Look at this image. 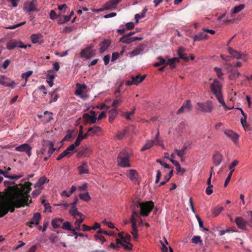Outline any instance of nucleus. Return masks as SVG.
Returning a JSON list of instances; mask_svg holds the SVG:
<instances>
[{
	"instance_id": "obj_1",
	"label": "nucleus",
	"mask_w": 252,
	"mask_h": 252,
	"mask_svg": "<svg viewBox=\"0 0 252 252\" xmlns=\"http://www.w3.org/2000/svg\"><path fill=\"white\" fill-rule=\"evenodd\" d=\"M3 184L7 188L3 192H0V218L9 211L13 213L15 208L28 206L32 202V199H29L32 185L31 182H26L18 185L5 181Z\"/></svg>"
},
{
	"instance_id": "obj_2",
	"label": "nucleus",
	"mask_w": 252,
	"mask_h": 252,
	"mask_svg": "<svg viewBox=\"0 0 252 252\" xmlns=\"http://www.w3.org/2000/svg\"><path fill=\"white\" fill-rule=\"evenodd\" d=\"M131 152L129 150L125 149L119 154L117 162L118 165L121 167H130V158Z\"/></svg>"
},
{
	"instance_id": "obj_3",
	"label": "nucleus",
	"mask_w": 252,
	"mask_h": 252,
	"mask_svg": "<svg viewBox=\"0 0 252 252\" xmlns=\"http://www.w3.org/2000/svg\"><path fill=\"white\" fill-rule=\"evenodd\" d=\"M137 207L140 208V215L142 216H148L154 207V203L152 201L144 202H137Z\"/></svg>"
},
{
	"instance_id": "obj_4",
	"label": "nucleus",
	"mask_w": 252,
	"mask_h": 252,
	"mask_svg": "<svg viewBox=\"0 0 252 252\" xmlns=\"http://www.w3.org/2000/svg\"><path fill=\"white\" fill-rule=\"evenodd\" d=\"M221 87L220 83L217 79H214L213 82L210 85L211 91L215 95L218 100H219V99L223 98L221 91Z\"/></svg>"
},
{
	"instance_id": "obj_5",
	"label": "nucleus",
	"mask_w": 252,
	"mask_h": 252,
	"mask_svg": "<svg viewBox=\"0 0 252 252\" xmlns=\"http://www.w3.org/2000/svg\"><path fill=\"white\" fill-rule=\"evenodd\" d=\"M138 213L137 211H134L132 212V216L130 219V221L131 223V227L132 230L131 231V233L133 236V239L135 241H137L138 235V230L136 227V220L134 218L135 217H138Z\"/></svg>"
},
{
	"instance_id": "obj_6",
	"label": "nucleus",
	"mask_w": 252,
	"mask_h": 252,
	"mask_svg": "<svg viewBox=\"0 0 252 252\" xmlns=\"http://www.w3.org/2000/svg\"><path fill=\"white\" fill-rule=\"evenodd\" d=\"M197 109L201 112H211L213 109V104L211 101L198 102L197 103Z\"/></svg>"
},
{
	"instance_id": "obj_7",
	"label": "nucleus",
	"mask_w": 252,
	"mask_h": 252,
	"mask_svg": "<svg viewBox=\"0 0 252 252\" xmlns=\"http://www.w3.org/2000/svg\"><path fill=\"white\" fill-rule=\"evenodd\" d=\"M17 47L25 49L27 45H24L21 41H18L16 39L10 40L6 44V48L9 50H12Z\"/></svg>"
},
{
	"instance_id": "obj_8",
	"label": "nucleus",
	"mask_w": 252,
	"mask_h": 252,
	"mask_svg": "<svg viewBox=\"0 0 252 252\" xmlns=\"http://www.w3.org/2000/svg\"><path fill=\"white\" fill-rule=\"evenodd\" d=\"M32 147L28 144L24 143L15 148V150L20 152H25L30 157L32 155Z\"/></svg>"
},
{
	"instance_id": "obj_9",
	"label": "nucleus",
	"mask_w": 252,
	"mask_h": 252,
	"mask_svg": "<svg viewBox=\"0 0 252 252\" xmlns=\"http://www.w3.org/2000/svg\"><path fill=\"white\" fill-rule=\"evenodd\" d=\"M228 53L231 55V56L236 59H242L244 61L247 60L246 55L244 53H240L236 50H234L232 47H228L227 48Z\"/></svg>"
},
{
	"instance_id": "obj_10",
	"label": "nucleus",
	"mask_w": 252,
	"mask_h": 252,
	"mask_svg": "<svg viewBox=\"0 0 252 252\" xmlns=\"http://www.w3.org/2000/svg\"><path fill=\"white\" fill-rule=\"evenodd\" d=\"M76 86L77 89L75 92V94L76 95L79 96L81 98H86L87 95L83 93L82 90L86 89L87 88L86 85L84 84H77L76 85Z\"/></svg>"
},
{
	"instance_id": "obj_11",
	"label": "nucleus",
	"mask_w": 252,
	"mask_h": 252,
	"mask_svg": "<svg viewBox=\"0 0 252 252\" xmlns=\"http://www.w3.org/2000/svg\"><path fill=\"white\" fill-rule=\"evenodd\" d=\"M122 0H110L107 1L104 5V9L112 10L117 7V5Z\"/></svg>"
},
{
	"instance_id": "obj_12",
	"label": "nucleus",
	"mask_w": 252,
	"mask_h": 252,
	"mask_svg": "<svg viewBox=\"0 0 252 252\" xmlns=\"http://www.w3.org/2000/svg\"><path fill=\"white\" fill-rule=\"evenodd\" d=\"M0 84L4 87H10L14 88L15 83L14 81L10 82V80L8 78L5 76H0Z\"/></svg>"
},
{
	"instance_id": "obj_13",
	"label": "nucleus",
	"mask_w": 252,
	"mask_h": 252,
	"mask_svg": "<svg viewBox=\"0 0 252 252\" xmlns=\"http://www.w3.org/2000/svg\"><path fill=\"white\" fill-rule=\"evenodd\" d=\"M191 109V104L190 101L189 100H186L183 103L181 107L178 110L177 114H180L184 112H189Z\"/></svg>"
},
{
	"instance_id": "obj_14",
	"label": "nucleus",
	"mask_w": 252,
	"mask_h": 252,
	"mask_svg": "<svg viewBox=\"0 0 252 252\" xmlns=\"http://www.w3.org/2000/svg\"><path fill=\"white\" fill-rule=\"evenodd\" d=\"M41 219V215L39 213H35L33 214V216L31 221L27 224L30 227H32V224L38 225Z\"/></svg>"
},
{
	"instance_id": "obj_15",
	"label": "nucleus",
	"mask_w": 252,
	"mask_h": 252,
	"mask_svg": "<svg viewBox=\"0 0 252 252\" xmlns=\"http://www.w3.org/2000/svg\"><path fill=\"white\" fill-rule=\"evenodd\" d=\"M235 222L237 226L243 229H245L247 224L250 225V223L242 217H237L235 219Z\"/></svg>"
},
{
	"instance_id": "obj_16",
	"label": "nucleus",
	"mask_w": 252,
	"mask_h": 252,
	"mask_svg": "<svg viewBox=\"0 0 252 252\" xmlns=\"http://www.w3.org/2000/svg\"><path fill=\"white\" fill-rule=\"evenodd\" d=\"M127 176L132 182L134 183L137 182L138 173L136 170L134 169L129 170Z\"/></svg>"
},
{
	"instance_id": "obj_17",
	"label": "nucleus",
	"mask_w": 252,
	"mask_h": 252,
	"mask_svg": "<svg viewBox=\"0 0 252 252\" xmlns=\"http://www.w3.org/2000/svg\"><path fill=\"white\" fill-rule=\"evenodd\" d=\"M111 42L109 39H104L101 43L99 44L100 48L99 52L101 53L106 51L110 46Z\"/></svg>"
},
{
	"instance_id": "obj_18",
	"label": "nucleus",
	"mask_w": 252,
	"mask_h": 252,
	"mask_svg": "<svg viewBox=\"0 0 252 252\" xmlns=\"http://www.w3.org/2000/svg\"><path fill=\"white\" fill-rule=\"evenodd\" d=\"M224 134L235 143H236L238 139V135L231 130L227 129L225 130Z\"/></svg>"
},
{
	"instance_id": "obj_19",
	"label": "nucleus",
	"mask_w": 252,
	"mask_h": 252,
	"mask_svg": "<svg viewBox=\"0 0 252 252\" xmlns=\"http://www.w3.org/2000/svg\"><path fill=\"white\" fill-rule=\"evenodd\" d=\"M83 118L86 123L90 124H94L96 120V116H91L88 113H84Z\"/></svg>"
},
{
	"instance_id": "obj_20",
	"label": "nucleus",
	"mask_w": 252,
	"mask_h": 252,
	"mask_svg": "<svg viewBox=\"0 0 252 252\" xmlns=\"http://www.w3.org/2000/svg\"><path fill=\"white\" fill-rule=\"evenodd\" d=\"M213 159L214 164L216 166H218L222 161V156L219 152L215 151L213 156Z\"/></svg>"
},
{
	"instance_id": "obj_21",
	"label": "nucleus",
	"mask_w": 252,
	"mask_h": 252,
	"mask_svg": "<svg viewBox=\"0 0 252 252\" xmlns=\"http://www.w3.org/2000/svg\"><path fill=\"white\" fill-rule=\"evenodd\" d=\"M80 174H88L89 173L88 165L86 162H83L82 164L77 167Z\"/></svg>"
},
{
	"instance_id": "obj_22",
	"label": "nucleus",
	"mask_w": 252,
	"mask_h": 252,
	"mask_svg": "<svg viewBox=\"0 0 252 252\" xmlns=\"http://www.w3.org/2000/svg\"><path fill=\"white\" fill-rule=\"evenodd\" d=\"M207 34L204 33L203 32H200L194 35L192 38L194 42L197 41H201L203 39H206L208 38Z\"/></svg>"
},
{
	"instance_id": "obj_23",
	"label": "nucleus",
	"mask_w": 252,
	"mask_h": 252,
	"mask_svg": "<svg viewBox=\"0 0 252 252\" xmlns=\"http://www.w3.org/2000/svg\"><path fill=\"white\" fill-rule=\"evenodd\" d=\"M43 36L40 33L32 34L31 36V39L32 42L34 44L40 43L42 40Z\"/></svg>"
},
{
	"instance_id": "obj_24",
	"label": "nucleus",
	"mask_w": 252,
	"mask_h": 252,
	"mask_svg": "<svg viewBox=\"0 0 252 252\" xmlns=\"http://www.w3.org/2000/svg\"><path fill=\"white\" fill-rule=\"evenodd\" d=\"M185 49L183 47H179L177 51L178 55L181 59H183L185 62L189 61V59L186 54L184 53Z\"/></svg>"
},
{
	"instance_id": "obj_25",
	"label": "nucleus",
	"mask_w": 252,
	"mask_h": 252,
	"mask_svg": "<svg viewBox=\"0 0 252 252\" xmlns=\"http://www.w3.org/2000/svg\"><path fill=\"white\" fill-rule=\"evenodd\" d=\"M62 228L64 230H67L71 231L73 235L77 234V232L75 231V229L74 228H72L71 224L69 221H65L63 223Z\"/></svg>"
},
{
	"instance_id": "obj_26",
	"label": "nucleus",
	"mask_w": 252,
	"mask_h": 252,
	"mask_svg": "<svg viewBox=\"0 0 252 252\" xmlns=\"http://www.w3.org/2000/svg\"><path fill=\"white\" fill-rule=\"evenodd\" d=\"M145 75H143L142 76L138 75L135 77L131 76V79L134 83V85H137L139 83L142 82L145 79Z\"/></svg>"
},
{
	"instance_id": "obj_27",
	"label": "nucleus",
	"mask_w": 252,
	"mask_h": 252,
	"mask_svg": "<svg viewBox=\"0 0 252 252\" xmlns=\"http://www.w3.org/2000/svg\"><path fill=\"white\" fill-rule=\"evenodd\" d=\"M63 220V219L60 218L54 219L52 220L51 223L54 228H58L60 227Z\"/></svg>"
},
{
	"instance_id": "obj_28",
	"label": "nucleus",
	"mask_w": 252,
	"mask_h": 252,
	"mask_svg": "<svg viewBox=\"0 0 252 252\" xmlns=\"http://www.w3.org/2000/svg\"><path fill=\"white\" fill-rule=\"evenodd\" d=\"M93 44H90L89 46L82 50L80 53V56L82 58H87L89 51L93 48Z\"/></svg>"
},
{
	"instance_id": "obj_29",
	"label": "nucleus",
	"mask_w": 252,
	"mask_h": 252,
	"mask_svg": "<svg viewBox=\"0 0 252 252\" xmlns=\"http://www.w3.org/2000/svg\"><path fill=\"white\" fill-rule=\"evenodd\" d=\"M118 114V112L115 109H112L109 111V121L111 123L116 118Z\"/></svg>"
},
{
	"instance_id": "obj_30",
	"label": "nucleus",
	"mask_w": 252,
	"mask_h": 252,
	"mask_svg": "<svg viewBox=\"0 0 252 252\" xmlns=\"http://www.w3.org/2000/svg\"><path fill=\"white\" fill-rule=\"evenodd\" d=\"M69 213L75 218H76V216H79L80 218H83V215L78 211L76 207H71V209L69 210Z\"/></svg>"
},
{
	"instance_id": "obj_31",
	"label": "nucleus",
	"mask_w": 252,
	"mask_h": 252,
	"mask_svg": "<svg viewBox=\"0 0 252 252\" xmlns=\"http://www.w3.org/2000/svg\"><path fill=\"white\" fill-rule=\"evenodd\" d=\"M47 181H49L47 180V178L45 177H42L40 178L36 184H34V187L35 188L41 187L43 185H44Z\"/></svg>"
},
{
	"instance_id": "obj_32",
	"label": "nucleus",
	"mask_w": 252,
	"mask_h": 252,
	"mask_svg": "<svg viewBox=\"0 0 252 252\" xmlns=\"http://www.w3.org/2000/svg\"><path fill=\"white\" fill-rule=\"evenodd\" d=\"M164 243L160 241L161 245L162 246L161 250L163 252H168V248L167 245H168V243L167 240L164 238ZM169 252H173V250L171 247H169Z\"/></svg>"
},
{
	"instance_id": "obj_33",
	"label": "nucleus",
	"mask_w": 252,
	"mask_h": 252,
	"mask_svg": "<svg viewBox=\"0 0 252 252\" xmlns=\"http://www.w3.org/2000/svg\"><path fill=\"white\" fill-rule=\"evenodd\" d=\"M47 146H48V149L47 150L48 156H49V157H51L56 150V149L54 147V143L53 142H48L47 144Z\"/></svg>"
},
{
	"instance_id": "obj_34",
	"label": "nucleus",
	"mask_w": 252,
	"mask_h": 252,
	"mask_svg": "<svg viewBox=\"0 0 252 252\" xmlns=\"http://www.w3.org/2000/svg\"><path fill=\"white\" fill-rule=\"evenodd\" d=\"M155 141L153 140H148L146 142L144 146L141 148V151H144L147 150L149 149L154 145Z\"/></svg>"
},
{
	"instance_id": "obj_35",
	"label": "nucleus",
	"mask_w": 252,
	"mask_h": 252,
	"mask_svg": "<svg viewBox=\"0 0 252 252\" xmlns=\"http://www.w3.org/2000/svg\"><path fill=\"white\" fill-rule=\"evenodd\" d=\"M173 175V170H171L169 172L168 175L164 176V181L160 182L159 185V186L160 187V186L164 185L169 180V179L172 177Z\"/></svg>"
},
{
	"instance_id": "obj_36",
	"label": "nucleus",
	"mask_w": 252,
	"mask_h": 252,
	"mask_svg": "<svg viewBox=\"0 0 252 252\" xmlns=\"http://www.w3.org/2000/svg\"><path fill=\"white\" fill-rule=\"evenodd\" d=\"M223 210V207L222 206H217L214 207L212 211L215 217L218 216Z\"/></svg>"
},
{
	"instance_id": "obj_37",
	"label": "nucleus",
	"mask_w": 252,
	"mask_h": 252,
	"mask_svg": "<svg viewBox=\"0 0 252 252\" xmlns=\"http://www.w3.org/2000/svg\"><path fill=\"white\" fill-rule=\"evenodd\" d=\"M75 149V146L74 144H71L65 151H64L68 154V158L70 157L73 155V151Z\"/></svg>"
},
{
	"instance_id": "obj_38",
	"label": "nucleus",
	"mask_w": 252,
	"mask_h": 252,
	"mask_svg": "<svg viewBox=\"0 0 252 252\" xmlns=\"http://www.w3.org/2000/svg\"><path fill=\"white\" fill-rule=\"evenodd\" d=\"M130 40V37L125 34L120 38L119 41L123 43L130 44L131 43Z\"/></svg>"
},
{
	"instance_id": "obj_39",
	"label": "nucleus",
	"mask_w": 252,
	"mask_h": 252,
	"mask_svg": "<svg viewBox=\"0 0 252 252\" xmlns=\"http://www.w3.org/2000/svg\"><path fill=\"white\" fill-rule=\"evenodd\" d=\"M38 10L37 9L36 5V2H33V1H32L29 4V7L28 9V12H31V11H38Z\"/></svg>"
},
{
	"instance_id": "obj_40",
	"label": "nucleus",
	"mask_w": 252,
	"mask_h": 252,
	"mask_svg": "<svg viewBox=\"0 0 252 252\" xmlns=\"http://www.w3.org/2000/svg\"><path fill=\"white\" fill-rule=\"evenodd\" d=\"M48 142H52L49 141H44L42 143V147L41 148L40 150V153L42 155H44L45 152L48 149V146H47V144Z\"/></svg>"
},
{
	"instance_id": "obj_41",
	"label": "nucleus",
	"mask_w": 252,
	"mask_h": 252,
	"mask_svg": "<svg viewBox=\"0 0 252 252\" xmlns=\"http://www.w3.org/2000/svg\"><path fill=\"white\" fill-rule=\"evenodd\" d=\"M83 220H84V218H80L79 219H76V220L74 223V224L75 225V231L76 230H78V231L81 230L80 224L83 221Z\"/></svg>"
},
{
	"instance_id": "obj_42",
	"label": "nucleus",
	"mask_w": 252,
	"mask_h": 252,
	"mask_svg": "<svg viewBox=\"0 0 252 252\" xmlns=\"http://www.w3.org/2000/svg\"><path fill=\"white\" fill-rule=\"evenodd\" d=\"M101 130L100 127L96 126H94L93 127H91L89 128V132L92 133V135H94L98 131Z\"/></svg>"
},
{
	"instance_id": "obj_43",
	"label": "nucleus",
	"mask_w": 252,
	"mask_h": 252,
	"mask_svg": "<svg viewBox=\"0 0 252 252\" xmlns=\"http://www.w3.org/2000/svg\"><path fill=\"white\" fill-rule=\"evenodd\" d=\"M79 196L81 199L87 202L89 201L91 199V197L88 192L80 193L79 195Z\"/></svg>"
},
{
	"instance_id": "obj_44",
	"label": "nucleus",
	"mask_w": 252,
	"mask_h": 252,
	"mask_svg": "<svg viewBox=\"0 0 252 252\" xmlns=\"http://www.w3.org/2000/svg\"><path fill=\"white\" fill-rule=\"evenodd\" d=\"M187 149V146H184V147L181 150H179L177 149H175L174 151L176 152V154L180 157L182 158L184 155H185L186 152L185 151Z\"/></svg>"
},
{
	"instance_id": "obj_45",
	"label": "nucleus",
	"mask_w": 252,
	"mask_h": 252,
	"mask_svg": "<svg viewBox=\"0 0 252 252\" xmlns=\"http://www.w3.org/2000/svg\"><path fill=\"white\" fill-rule=\"evenodd\" d=\"M69 16H63V18H60L58 20V24L59 25H62L69 21Z\"/></svg>"
},
{
	"instance_id": "obj_46",
	"label": "nucleus",
	"mask_w": 252,
	"mask_h": 252,
	"mask_svg": "<svg viewBox=\"0 0 252 252\" xmlns=\"http://www.w3.org/2000/svg\"><path fill=\"white\" fill-rule=\"evenodd\" d=\"M127 130L126 129H124L122 131H119L117 135H116V137H117V139L121 140V139H123L125 136V135L127 134Z\"/></svg>"
},
{
	"instance_id": "obj_47",
	"label": "nucleus",
	"mask_w": 252,
	"mask_h": 252,
	"mask_svg": "<svg viewBox=\"0 0 252 252\" xmlns=\"http://www.w3.org/2000/svg\"><path fill=\"white\" fill-rule=\"evenodd\" d=\"M245 5L244 4H241L238 6H235L233 9V13L235 14L238 13L239 12L243 10L245 8Z\"/></svg>"
},
{
	"instance_id": "obj_48",
	"label": "nucleus",
	"mask_w": 252,
	"mask_h": 252,
	"mask_svg": "<svg viewBox=\"0 0 252 252\" xmlns=\"http://www.w3.org/2000/svg\"><path fill=\"white\" fill-rule=\"evenodd\" d=\"M123 102V100L120 99V98H119V99H115L113 102H112V107H113V109H116V108Z\"/></svg>"
},
{
	"instance_id": "obj_49",
	"label": "nucleus",
	"mask_w": 252,
	"mask_h": 252,
	"mask_svg": "<svg viewBox=\"0 0 252 252\" xmlns=\"http://www.w3.org/2000/svg\"><path fill=\"white\" fill-rule=\"evenodd\" d=\"M143 51V49L141 48H136L134 50H132L130 55L131 57H133L138 55L140 54Z\"/></svg>"
},
{
	"instance_id": "obj_50",
	"label": "nucleus",
	"mask_w": 252,
	"mask_h": 252,
	"mask_svg": "<svg viewBox=\"0 0 252 252\" xmlns=\"http://www.w3.org/2000/svg\"><path fill=\"white\" fill-rule=\"evenodd\" d=\"M214 70L216 72L217 76L220 79H223L222 76L223 75V73L222 72L221 69L220 68L215 67L214 68Z\"/></svg>"
},
{
	"instance_id": "obj_51",
	"label": "nucleus",
	"mask_w": 252,
	"mask_h": 252,
	"mask_svg": "<svg viewBox=\"0 0 252 252\" xmlns=\"http://www.w3.org/2000/svg\"><path fill=\"white\" fill-rule=\"evenodd\" d=\"M234 171V169L231 170L230 171L228 175H227V178L225 181V182H224V187H226L227 186V185H228V184L230 181L231 178L232 177V173Z\"/></svg>"
},
{
	"instance_id": "obj_52",
	"label": "nucleus",
	"mask_w": 252,
	"mask_h": 252,
	"mask_svg": "<svg viewBox=\"0 0 252 252\" xmlns=\"http://www.w3.org/2000/svg\"><path fill=\"white\" fill-rule=\"evenodd\" d=\"M159 62L154 63V66L156 67L159 66L161 65L164 64L166 63V61L163 58L159 57L158 58Z\"/></svg>"
},
{
	"instance_id": "obj_53",
	"label": "nucleus",
	"mask_w": 252,
	"mask_h": 252,
	"mask_svg": "<svg viewBox=\"0 0 252 252\" xmlns=\"http://www.w3.org/2000/svg\"><path fill=\"white\" fill-rule=\"evenodd\" d=\"M25 24H26V22L24 21V22H22L21 23H18V24H16V25H12V26L6 27H5V28L6 29H8V30H13V29H15L16 28H18V27H20L21 26H23V25H25Z\"/></svg>"
},
{
	"instance_id": "obj_54",
	"label": "nucleus",
	"mask_w": 252,
	"mask_h": 252,
	"mask_svg": "<svg viewBox=\"0 0 252 252\" xmlns=\"http://www.w3.org/2000/svg\"><path fill=\"white\" fill-rule=\"evenodd\" d=\"M191 241L194 244H201L202 242V240L199 236H194L191 239Z\"/></svg>"
},
{
	"instance_id": "obj_55",
	"label": "nucleus",
	"mask_w": 252,
	"mask_h": 252,
	"mask_svg": "<svg viewBox=\"0 0 252 252\" xmlns=\"http://www.w3.org/2000/svg\"><path fill=\"white\" fill-rule=\"evenodd\" d=\"M158 136H159V132L158 131L156 136L155 139L154 140V141H155L154 144L158 145L160 146L163 147L164 146L162 143V142L159 139Z\"/></svg>"
},
{
	"instance_id": "obj_56",
	"label": "nucleus",
	"mask_w": 252,
	"mask_h": 252,
	"mask_svg": "<svg viewBox=\"0 0 252 252\" xmlns=\"http://www.w3.org/2000/svg\"><path fill=\"white\" fill-rule=\"evenodd\" d=\"M88 151L89 149L88 148L83 149V150H81L78 152L77 154V157L80 158L83 156H86Z\"/></svg>"
},
{
	"instance_id": "obj_57",
	"label": "nucleus",
	"mask_w": 252,
	"mask_h": 252,
	"mask_svg": "<svg viewBox=\"0 0 252 252\" xmlns=\"http://www.w3.org/2000/svg\"><path fill=\"white\" fill-rule=\"evenodd\" d=\"M42 204L44 206L45 211H49L51 212V207L49 203L46 202V201L43 200L42 201Z\"/></svg>"
},
{
	"instance_id": "obj_58",
	"label": "nucleus",
	"mask_w": 252,
	"mask_h": 252,
	"mask_svg": "<svg viewBox=\"0 0 252 252\" xmlns=\"http://www.w3.org/2000/svg\"><path fill=\"white\" fill-rule=\"evenodd\" d=\"M42 188H38L36 189H34L32 193V196L33 198H35L37 196H38L41 192Z\"/></svg>"
},
{
	"instance_id": "obj_59",
	"label": "nucleus",
	"mask_w": 252,
	"mask_h": 252,
	"mask_svg": "<svg viewBox=\"0 0 252 252\" xmlns=\"http://www.w3.org/2000/svg\"><path fill=\"white\" fill-rule=\"evenodd\" d=\"M135 109L134 108L130 112H127L126 113L125 116L126 118L128 120H131V116H132L135 113Z\"/></svg>"
},
{
	"instance_id": "obj_60",
	"label": "nucleus",
	"mask_w": 252,
	"mask_h": 252,
	"mask_svg": "<svg viewBox=\"0 0 252 252\" xmlns=\"http://www.w3.org/2000/svg\"><path fill=\"white\" fill-rule=\"evenodd\" d=\"M165 64L166 65H169L171 69H173L175 67V63L172 58L168 59L167 62L166 61Z\"/></svg>"
},
{
	"instance_id": "obj_61",
	"label": "nucleus",
	"mask_w": 252,
	"mask_h": 252,
	"mask_svg": "<svg viewBox=\"0 0 252 252\" xmlns=\"http://www.w3.org/2000/svg\"><path fill=\"white\" fill-rule=\"evenodd\" d=\"M219 102L221 104V105L224 107V108L225 109V110L226 111L227 110H230L231 109L233 108V107L232 108H230V107H228L225 104L224 100H223V98H222L221 99H219Z\"/></svg>"
},
{
	"instance_id": "obj_62",
	"label": "nucleus",
	"mask_w": 252,
	"mask_h": 252,
	"mask_svg": "<svg viewBox=\"0 0 252 252\" xmlns=\"http://www.w3.org/2000/svg\"><path fill=\"white\" fill-rule=\"evenodd\" d=\"M32 74V71H28L22 75L23 78H24L26 80Z\"/></svg>"
},
{
	"instance_id": "obj_63",
	"label": "nucleus",
	"mask_w": 252,
	"mask_h": 252,
	"mask_svg": "<svg viewBox=\"0 0 252 252\" xmlns=\"http://www.w3.org/2000/svg\"><path fill=\"white\" fill-rule=\"evenodd\" d=\"M73 31L72 27H65L63 28L62 32L63 33H67Z\"/></svg>"
},
{
	"instance_id": "obj_64",
	"label": "nucleus",
	"mask_w": 252,
	"mask_h": 252,
	"mask_svg": "<svg viewBox=\"0 0 252 252\" xmlns=\"http://www.w3.org/2000/svg\"><path fill=\"white\" fill-rule=\"evenodd\" d=\"M241 75L238 70H234L232 71L231 76L233 78L239 77Z\"/></svg>"
}]
</instances>
